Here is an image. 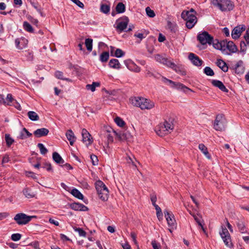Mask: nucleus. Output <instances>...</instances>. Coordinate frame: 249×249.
<instances>
[{
  "label": "nucleus",
  "instance_id": "obj_1",
  "mask_svg": "<svg viewBox=\"0 0 249 249\" xmlns=\"http://www.w3.org/2000/svg\"><path fill=\"white\" fill-rule=\"evenodd\" d=\"M130 100L132 105L139 107L142 110H149L153 108L155 106L154 102L142 97H134L130 98Z\"/></svg>",
  "mask_w": 249,
  "mask_h": 249
},
{
  "label": "nucleus",
  "instance_id": "obj_2",
  "mask_svg": "<svg viewBox=\"0 0 249 249\" xmlns=\"http://www.w3.org/2000/svg\"><path fill=\"white\" fill-rule=\"evenodd\" d=\"M196 12L193 8L189 11L184 10L181 14V18L186 21V26L187 28L191 29L197 22V18L196 17Z\"/></svg>",
  "mask_w": 249,
  "mask_h": 249
},
{
  "label": "nucleus",
  "instance_id": "obj_3",
  "mask_svg": "<svg viewBox=\"0 0 249 249\" xmlns=\"http://www.w3.org/2000/svg\"><path fill=\"white\" fill-rule=\"evenodd\" d=\"M95 185L99 198L103 201H107L109 192L105 184L101 180H98L95 182Z\"/></svg>",
  "mask_w": 249,
  "mask_h": 249
},
{
  "label": "nucleus",
  "instance_id": "obj_4",
  "mask_svg": "<svg viewBox=\"0 0 249 249\" xmlns=\"http://www.w3.org/2000/svg\"><path fill=\"white\" fill-rule=\"evenodd\" d=\"M212 4L222 11H230L233 5L230 0H212Z\"/></svg>",
  "mask_w": 249,
  "mask_h": 249
},
{
  "label": "nucleus",
  "instance_id": "obj_5",
  "mask_svg": "<svg viewBox=\"0 0 249 249\" xmlns=\"http://www.w3.org/2000/svg\"><path fill=\"white\" fill-rule=\"evenodd\" d=\"M227 120L222 114L216 116L213 124L214 128L217 131H223L227 125Z\"/></svg>",
  "mask_w": 249,
  "mask_h": 249
},
{
  "label": "nucleus",
  "instance_id": "obj_6",
  "mask_svg": "<svg viewBox=\"0 0 249 249\" xmlns=\"http://www.w3.org/2000/svg\"><path fill=\"white\" fill-rule=\"evenodd\" d=\"M36 217L35 216H28L23 213H19L17 214L14 219L18 225H25L30 222L33 218Z\"/></svg>",
  "mask_w": 249,
  "mask_h": 249
},
{
  "label": "nucleus",
  "instance_id": "obj_7",
  "mask_svg": "<svg viewBox=\"0 0 249 249\" xmlns=\"http://www.w3.org/2000/svg\"><path fill=\"white\" fill-rule=\"evenodd\" d=\"M197 38L202 45H205L207 43L211 45L213 40V37L206 31L199 34L197 36Z\"/></svg>",
  "mask_w": 249,
  "mask_h": 249
},
{
  "label": "nucleus",
  "instance_id": "obj_8",
  "mask_svg": "<svg viewBox=\"0 0 249 249\" xmlns=\"http://www.w3.org/2000/svg\"><path fill=\"white\" fill-rule=\"evenodd\" d=\"M221 238L225 245L228 247L232 246V243L231 239V236L228 230L225 227H222V231L219 232Z\"/></svg>",
  "mask_w": 249,
  "mask_h": 249
},
{
  "label": "nucleus",
  "instance_id": "obj_9",
  "mask_svg": "<svg viewBox=\"0 0 249 249\" xmlns=\"http://www.w3.org/2000/svg\"><path fill=\"white\" fill-rule=\"evenodd\" d=\"M164 213L168 226L173 229H176L177 223L174 215L167 210L165 211Z\"/></svg>",
  "mask_w": 249,
  "mask_h": 249
},
{
  "label": "nucleus",
  "instance_id": "obj_10",
  "mask_svg": "<svg viewBox=\"0 0 249 249\" xmlns=\"http://www.w3.org/2000/svg\"><path fill=\"white\" fill-rule=\"evenodd\" d=\"M231 69L234 71L237 74L241 75L244 72L245 67L243 65V62L242 60L238 61L234 66L230 67Z\"/></svg>",
  "mask_w": 249,
  "mask_h": 249
},
{
  "label": "nucleus",
  "instance_id": "obj_11",
  "mask_svg": "<svg viewBox=\"0 0 249 249\" xmlns=\"http://www.w3.org/2000/svg\"><path fill=\"white\" fill-rule=\"evenodd\" d=\"M124 63L126 67L131 71L139 72L141 71L140 68L130 59L124 60Z\"/></svg>",
  "mask_w": 249,
  "mask_h": 249
},
{
  "label": "nucleus",
  "instance_id": "obj_12",
  "mask_svg": "<svg viewBox=\"0 0 249 249\" xmlns=\"http://www.w3.org/2000/svg\"><path fill=\"white\" fill-rule=\"evenodd\" d=\"M82 135L83 138L82 141L87 145H90L93 142L92 138L86 129L84 128L82 129Z\"/></svg>",
  "mask_w": 249,
  "mask_h": 249
},
{
  "label": "nucleus",
  "instance_id": "obj_13",
  "mask_svg": "<svg viewBox=\"0 0 249 249\" xmlns=\"http://www.w3.org/2000/svg\"><path fill=\"white\" fill-rule=\"evenodd\" d=\"M28 40L24 37H20L15 40V44L17 49L19 50L25 48L28 44Z\"/></svg>",
  "mask_w": 249,
  "mask_h": 249
},
{
  "label": "nucleus",
  "instance_id": "obj_14",
  "mask_svg": "<svg viewBox=\"0 0 249 249\" xmlns=\"http://www.w3.org/2000/svg\"><path fill=\"white\" fill-rule=\"evenodd\" d=\"M128 21L129 19L126 17H125L123 19L119 20L116 27L117 29L119 30L120 32H122L126 28Z\"/></svg>",
  "mask_w": 249,
  "mask_h": 249
},
{
  "label": "nucleus",
  "instance_id": "obj_15",
  "mask_svg": "<svg viewBox=\"0 0 249 249\" xmlns=\"http://www.w3.org/2000/svg\"><path fill=\"white\" fill-rule=\"evenodd\" d=\"M188 58L196 66H200L203 63V61L198 56L193 53H190L189 54Z\"/></svg>",
  "mask_w": 249,
  "mask_h": 249
},
{
  "label": "nucleus",
  "instance_id": "obj_16",
  "mask_svg": "<svg viewBox=\"0 0 249 249\" xmlns=\"http://www.w3.org/2000/svg\"><path fill=\"white\" fill-rule=\"evenodd\" d=\"M155 131L157 134L161 137L170 133L168 129L165 128L162 123L156 126Z\"/></svg>",
  "mask_w": 249,
  "mask_h": 249
},
{
  "label": "nucleus",
  "instance_id": "obj_17",
  "mask_svg": "<svg viewBox=\"0 0 249 249\" xmlns=\"http://www.w3.org/2000/svg\"><path fill=\"white\" fill-rule=\"evenodd\" d=\"M113 132L115 134L118 139L121 141H129L131 138V135L128 131L117 133L115 131Z\"/></svg>",
  "mask_w": 249,
  "mask_h": 249
},
{
  "label": "nucleus",
  "instance_id": "obj_18",
  "mask_svg": "<svg viewBox=\"0 0 249 249\" xmlns=\"http://www.w3.org/2000/svg\"><path fill=\"white\" fill-rule=\"evenodd\" d=\"M245 30L244 27H235L231 32V36L233 39H237L241 36L242 32Z\"/></svg>",
  "mask_w": 249,
  "mask_h": 249
},
{
  "label": "nucleus",
  "instance_id": "obj_19",
  "mask_svg": "<svg viewBox=\"0 0 249 249\" xmlns=\"http://www.w3.org/2000/svg\"><path fill=\"white\" fill-rule=\"evenodd\" d=\"M171 69L181 75H185L186 74L184 67L182 65H177L174 63Z\"/></svg>",
  "mask_w": 249,
  "mask_h": 249
},
{
  "label": "nucleus",
  "instance_id": "obj_20",
  "mask_svg": "<svg viewBox=\"0 0 249 249\" xmlns=\"http://www.w3.org/2000/svg\"><path fill=\"white\" fill-rule=\"evenodd\" d=\"M49 131L45 128H41L36 129L34 132V135L37 138L45 136L48 135Z\"/></svg>",
  "mask_w": 249,
  "mask_h": 249
},
{
  "label": "nucleus",
  "instance_id": "obj_21",
  "mask_svg": "<svg viewBox=\"0 0 249 249\" xmlns=\"http://www.w3.org/2000/svg\"><path fill=\"white\" fill-rule=\"evenodd\" d=\"M71 206L75 211H87L88 210L87 207L79 203H73Z\"/></svg>",
  "mask_w": 249,
  "mask_h": 249
},
{
  "label": "nucleus",
  "instance_id": "obj_22",
  "mask_svg": "<svg viewBox=\"0 0 249 249\" xmlns=\"http://www.w3.org/2000/svg\"><path fill=\"white\" fill-rule=\"evenodd\" d=\"M211 83L213 86H214L215 87L218 88L222 91L226 92L228 91V90L227 89V88L225 87V86L224 85V84L221 81L217 80H213Z\"/></svg>",
  "mask_w": 249,
  "mask_h": 249
},
{
  "label": "nucleus",
  "instance_id": "obj_23",
  "mask_svg": "<svg viewBox=\"0 0 249 249\" xmlns=\"http://www.w3.org/2000/svg\"><path fill=\"white\" fill-rule=\"evenodd\" d=\"M66 136L70 142V144L72 145L76 139L71 129L68 130L66 133Z\"/></svg>",
  "mask_w": 249,
  "mask_h": 249
},
{
  "label": "nucleus",
  "instance_id": "obj_24",
  "mask_svg": "<svg viewBox=\"0 0 249 249\" xmlns=\"http://www.w3.org/2000/svg\"><path fill=\"white\" fill-rule=\"evenodd\" d=\"M226 48L231 53H234L237 51V48L236 45L232 41H225Z\"/></svg>",
  "mask_w": 249,
  "mask_h": 249
},
{
  "label": "nucleus",
  "instance_id": "obj_25",
  "mask_svg": "<svg viewBox=\"0 0 249 249\" xmlns=\"http://www.w3.org/2000/svg\"><path fill=\"white\" fill-rule=\"evenodd\" d=\"M108 65L110 68L115 69H120L121 68V64L119 60L117 59H112L110 60Z\"/></svg>",
  "mask_w": 249,
  "mask_h": 249
},
{
  "label": "nucleus",
  "instance_id": "obj_26",
  "mask_svg": "<svg viewBox=\"0 0 249 249\" xmlns=\"http://www.w3.org/2000/svg\"><path fill=\"white\" fill-rule=\"evenodd\" d=\"M216 64V65L224 72H227L228 71V67L227 64L223 60L218 59Z\"/></svg>",
  "mask_w": 249,
  "mask_h": 249
},
{
  "label": "nucleus",
  "instance_id": "obj_27",
  "mask_svg": "<svg viewBox=\"0 0 249 249\" xmlns=\"http://www.w3.org/2000/svg\"><path fill=\"white\" fill-rule=\"evenodd\" d=\"M198 148L204 154V155L206 157L207 159H211V155L208 151L207 148L205 146L204 144L203 143L199 144L198 145Z\"/></svg>",
  "mask_w": 249,
  "mask_h": 249
},
{
  "label": "nucleus",
  "instance_id": "obj_28",
  "mask_svg": "<svg viewBox=\"0 0 249 249\" xmlns=\"http://www.w3.org/2000/svg\"><path fill=\"white\" fill-rule=\"evenodd\" d=\"M53 160L58 164H62L64 163V161L62 158V157L58 153L56 152L53 153Z\"/></svg>",
  "mask_w": 249,
  "mask_h": 249
},
{
  "label": "nucleus",
  "instance_id": "obj_29",
  "mask_svg": "<svg viewBox=\"0 0 249 249\" xmlns=\"http://www.w3.org/2000/svg\"><path fill=\"white\" fill-rule=\"evenodd\" d=\"M71 193L72 196L79 199L82 200L84 198L83 195L77 189L74 188L72 189Z\"/></svg>",
  "mask_w": 249,
  "mask_h": 249
},
{
  "label": "nucleus",
  "instance_id": "obj_30",
  "mask_svg": "<svg viewBox=\"0 0 249 249\" xmlns=\"http://www.w3.org/2000/svg\"><path fill=\"white\" fill-rule=\"evenodd\" d=\"M28 116L29 118V119L33 121H38L39 119L38 115L35 111H29L28 112Z\"/></svg>",
  "mask_w": 249,
  "mask_h": 249
},
{
  "label": "nucleus",
  "instance_id": "obj_31",
  "mask_svg": "<svg viewBox=\"0 0 249 249\" xmlns=\"http://www.w3.org/2000/svg\"><path fill=\"white\" fill-rule=\"evenodd\" d=\"M213 47L216 49L221 50H225V47L226 45V43L225 41H221L220 42H217V43H215L213 42Z\"/></svg>",
  "mask_w": 249,
  "mask_h": 249
},
{
  "label": "nucleus",
  "instance_id": "obj_32",
  "mask_svg": "<svg viewBox=\"0 0 249 249\" xmlns=\"http://www.w3.org/2000/svg\"><path fill=\"white\" fill-rule=\"evenodd\" d=\"M5 140L7 147H9L11 145L15 142L14 140L11 137L9 134H6L5 135Z\"/></svg>",
  "mask_w": 249,
  "mask_h": 249
},
{
  "label": "nucleus",
  "instance_id": "obj_33",
  "mask_svg": "<svg viewBox=\"0 0 249 249\" xmlns=\"http://www.w3.org/2000/svg\"><path fill=\"white\" fill-rule=\"evenodd\" d=\"M172 88H175L178 89H181L184 91L185 89H190L189 88L185 86L184 85L179 82H174V84L173 85Z\"/></svg>",
  "mask_w": 249,
  "mask_h": 249
},
{
  "label": "nucleus",
  "instance_id": "obj_34",
  "mask_svg": "<svg viewBox=\"0 0 249 249\" xmlns=\"http://www.w3.org/2000/svg\"><path fill=\"white\" fill-rule=\"evenodd\" d=\"M3 103L5 105L11 106L12 103L14 101L12 95L11 94H8L6 97V101L3 99Z\"/></svg>",
  "mask_w": 249,
  "mask_h": 249
},
{
  "label": "nucleus",
  "instance_id": "obj_35",
  "mask_svg": "<svg viewBox=\"0 0 249 249\" xmlns=\"http://www.w3.org/2000/svg\"><path fill=\"white\" fill-rule=\"evenodd\" d=\"M109 53L107 52H104L100 56V60L102 62H106L109 58Z\"/></svg>",
  "mask_w": 249,
  "mask_h": 249
},
{
  "label": "nucleus",
  "instance_id": "obj_36",
  "mask_svg": "<svg viewBox=\"0 0 249 249\" xmlns=\"http://www.w3.org/2000/svg\"><path fill=\"white\" fill-rule=\"evenodd\" d=\"M125 10V5L122 2H119L116 7V10L118 13H124Z\"/></svg>",
  "mask_w": 249,
  "mask_h": 249
},
{
  "label": "nucleus",
  "instance_id": "obj_37",
  "mask_svg": "<svg viewBox=\"0 0 249 249\" xmlns=\"http://www.w3.org/2000/svg\"><path fill=\"white\" fill-rule=\"evenodd\" d=\"M85 45L89 51H91L92 49V39L90 38L86 39Z\"/></svg>",
  "mask_w": 249,
  "mask_h": 249
},
{
  "label": "nucleus",
  "instance_id": "obj_38",
  "mask_svg": "<svg viewBox=\"0 0 249 249\" xmlns=\"http://www.w3.org/2000/svg\"><path fill=\"white\" fill-rule=\"evenodd\" d=\"M100 83L98 82H93L92 84H88L86 86V88L88 90H90L91 91H94L96 87H99Z\"/></svg>",
  "mask_w": 249,
  "mask_h": 249
},
{
  "label": "nucleus",
  "instance_id": "obj_39",
  "mask_svg": "<svg viewBox=\"0 0 249 249\" xmlns=\"http://www.w3.org/2000/svg\"><path fill=\"white\" fill-rule=\"evenodd\" d=\"M23 193L25 196L28 198L33 197L35 196L34 193L28 189H24Z\"/></svg>",
  "mask_w": 249,
  "mask_h": 249
},
{
  "label": "nucleus",
  "instance_id": "obj_40",
  "mask_svg": "<svg viewBox=\"0 0 249 249\" xmlns=\"http://www.w3.org/2000/svg\"><path fill=\"white\" fill-rule=\"evenodd\" d=\"M237 225L239 230L241 232L245 233L246 231V229L245 224L242 221H239L237 223Z\"/></svg>",
  "mask_w": 249,
  "mask_h": 249
},
{
  "label": "nucleus",
  "instance_id": "obj_41",
  "mask_svg": "<svg viewBox=\"0 0 249 249\" xmlns=\"http://www.w3.org/2000/svg\"><path fill=\"white\" fill-rule=\"evenodd\" d=\"M24 29L30 33L33 32V28L32 26L27 21H24L23 24Z\"/></svg>",
  "mask_w": 249,
  "mask_h": 249
},
{
  "label": "nucleus",
  "instance_id": "obj_42",
  "mask_svg": "<svg viewBox=\"0 0 249 249\" xmlns=\"http://www.w3.org/2000/svg\"><path fill=\"white\" fill-rule=\"evenodd\" d=\"M55 76L58 79L64 80H66V81H69V82L71 81V80L69 78H65L63 76V73L61 71H56L55 73Z\"/></svg>",
  "mask_w": 249,
  "mask_h": 249
},
{
  "label": "nucleus",
  "instance_id": "obj_43",
  "mask_svg": "<svg viewBox=\"0 0 249 249\" xmlns=\"http://www.w3.org/2000/svg\"><path fill=\"white\" fill-rule=\"evenodd\" d=\"M100 10L102 12L107 14L110 11V6L107 4H103L101 5Z\"/></svg>",
  "mask_w": 249,
  "mask_h": 249
},
{
  "label": "nucleus",
  "instance_id": "obj_44",
  "mask_svg": "<svg viewBox=\"0 0 249 249\" xmlns=\"http://www.w3.org/2000/svg\"><path fill=\"white\" fill-rule=\"evenodd\" d=\"M204 72L208 76H213L214 74L213 70L209 67H206L204 69Z\"/></svg>",
  "mask_w": 249,
  "mask_h": 249
},
{
  "label": "nucleus",
  "instance_id": "obj_45",
  "mask_svg": "<svg viewBox=\"0 0 249 249\" xmlns=\"http://www.w3.org/2000/svg\"><path fill=\"white\" fill-rule=\"evenodd\" d=\"M162 124L165 126V128L168 129L170 132L174 128L173 124L171 122L164 121Z\"/></svg>",
  "mask_w": 249,
  "mask_h": 249
},
{
  "label": "nucleus",
  "instance_id": "obj_46",
  "mask_svg": "<svg viewBox=\"0 0 249 249\" xmlns=\"http://www.w3.org/2000/svg\"><path fill=\"white\" fill-rule=\"evenodd\" d=\"M116 124L120 127H123L125 124V122L119 117H117L114 119Z\"/></svg>",
  "mask_w": 249,
  "mask_h": 249
},
{
  "label": "nucleus",
  "instance_id": "obj_47",
  "mask_svg": "<svg viewBox=\"0 0 249 249\" xmlns=\"http://www.w3.org/2000/svg\"><path fill=\"white\" fill-rule=\"evenodd\" d=\"M37 147L39 148L41 154L45 155L47 153L48 150L45 147L42 143H38Z\"/></svg>",
  "mask_w": 249,
  "mask_h": 249
},
{
  "label": "nucleus",
  "instance_id": "obj_48",
  "mask_svg": "<svg viewBox=\"0 0 249 249\" xmlns=\"http://www.w3.org/2000/svg\"><path fill=\"white\" fill-rule=\"evenodd\" d=\"M125 53L120 49H117L115 51L114 56L116 57L119 58L123 56Z\"/></svg>",
  "mask_w": 249,
  "mask_h": 249
},
{
  "label": "nucleus",
  "instance_id": "obj_49",
  "mask_svg": "<svg viewBox=\"0 0 249 249\" xmlns=\"http://www.w3.org/2000/svg\"><path fill=\"white\" fill-rule=\"evenodd\" d=\"M145 11L147 15L150 18H153L155 16V14L153 10H151L149 7L145 8Z\"/></svg>",
  "mask_w": 249,
  "mask_h": 249
},
{
  "label": "nucleus",
  "instance_id": "obj_50",
  "mask_svg": "<svg viewBox=\"0 0 249 249\" xmlns=\"http://www.w3.org/2000/svg\"><path fill=\"white\" fill-rule=\"evenodd\" d=\"M161 63L171 68L174 64L173 62H171L167 58L165 57L164 58L163 60H162Z\"/></svg>",
  "mask_w": 249,
  "mask_h": 249
},
{
  "label": "nucleus",
  "instance_id": "obj_51",
  "mask_svg": "<svg viewBox=\"0 0 249 249\" xmlns=\"http://www.w3.org/2000/svg\"><path fill=\"white\" fill-rule=\"evenodd\" d=\"M74 230L75 231H77L78 232L79 236H82V237H85L86 235V232L82 229L79 228H73Z\"/></svg>",
  "mask_w": 249,
  "mask_h": 249
},
{
  "label": "nucleus",
  "instance_id": "obj_52",
  "mask_svg": "<svg viewBox=\"0 0 249 249\" xmlns=\"http://www.w3.org/2000/svg\"><path fill=\"white\" fill-rule=\"evenodd\" d=\"M21 235L19 233H14L11 235V239L14 241H18L20 239Z\"/></svg>",
  "mask_w": 249,
  "mask_h": 249
},
{
  "label": "nucleus",
  "instance_id": "obj_53",
  "mask_svg": "<svg viewBox=\"0 0 249 249\" xmlns=\"http://www.w3.org/2000/svg\"><path fill=\"white\" fill-rule=\"evenodd\" d=\"M195 221L197 222V223L200 226H202V222L203 221L202 217L200 216H199L198 215H196L195 214L193 215Z\"/></svg>",
  "mask_w": 249,
  "mask_h": 249
},
{
  "label": "nucleus",
  "instance_id": "obj_54",
  "mask_svg": "<svg viewBox=\"0 0 249 249\" xmlns=\"http://www.w3.org/2000/svg\"><path fill=\"white\" fill-rule=\"evenodd\" d=\"M168 27L170 30L174 33H175L177 30V26L172 23L171 22H168Z\"/></svg>",
  "mask_w": 249,
  "mask_h": 249
},
{
  "label": "nucleus",
  "instance_id": "obj_55",
  "mask_svg": "<svg viewBox=\"0 0 249 249\" xmlns=\"http://www.w3.org/2000/svg\"><path fill=\"white\" fill-rule=\"evenodd\" d=\"M90 159L92 161L93 165H96L98 164V160L96 156H95V155H91L90 156Z\"/></svg>",
  "mask_w": 249,
  "mask_h": 249
},
{
  "label": "nucleus",
  "instance_id": "obj_56",
  "mask_svg": "<svg viewBox=\"0 0 249 249\" xmlns=\"http://www.w3.org/2000/svg\"><path fill=\"white\" fill-rule=\"evenodd\" d=\"M162 81L163 82H164L165 83L168 84L171 88L173 87V85L174 84V82H174L171 80H169L165 77H162Z\"/></svg>",
  "mask_w": 249,
  "mask_h": 249
},
{
  "label": "nucleus",
  "instance_id": "obj_57",
  "mask_svg": "<svg viewBox=\"0 0 249 249\" xmlns=\"http://www.w3.org/2000/svg\"><path fill=\"white\" fill-rule=\"evenodd\" d=\"M110 132V130H107V133L105 134L107 137L108 142H112L113 141V137L109 133Z\"/></svg>",
  "mask_w": 249,
  "mask_h": 249
},
{
  "label": "nucleus",
  "instance_id": "obj_58",
  "mask_svg": "<svg viewBox=\"0 0 249 249\" xmlns=\"http://www.w3.org/2000/svg\"><path fill=\"white\" fill-rule=\"evenodd\" d=\"M71 0L75 4H76L80 8H84V4L82 2H81L79 0Z\"/></svg>",
  "mask_w": 249,
  "mask_h": 249
},
{
  "label": "nucleus",
  "instance_id": "obj_59",
  "mask_svg": "<svg viewBox=\"0 0 249 249\" xmlns=\"http://www.w3.org/2000/svg\"><path fill=\"white\" fill-rule=\"evenodd\" d=\"M247 44L245 41H241L240 43V50L242 52H245L247 50Z\"/></svg>",
  "mask_w": 249,
  "mask_h": 249
},
{
  "label": "nucleus",
  "instance_id": "obj_60",
  "mask_svg": "<svg viewBox=\"0 0 249 249\" xmlns=\"http://www.w3.org/2000/svg\"><path fill=\"white\" fill-rule=\"evenodd\" d=\"M18 138L21 140H23L27 138V136H26L25 132L23 131V128L20 132L19 136L18 137Z\"/></svg>",
  "mask_w": 249,
  "mask_h": 249
},
{
  "label": "nucleus",
  "instance_id": "obj_61",
  "mask_svg": "<svg viewBox=\"0 0 249 249\" xmlns=\"http://www.w3.org/2000/svg\"><path fill=\"white\" fill-rule=\"evenodd\" d=\"M9 161H10V158L9 157V155L6 154L3 157L2 160V164L6 163L8 162Z\"/></svg>",
  "mask_w": 249,
  "mask_h": 249
},
{
  "label": "nucleus",
  "instance_id": "obj_62",
  "mask_svg": "<svg viewBox=\"0 0 249 249\" xmlns=\"http://www.w3.org/2000/svg\"><path fill=\"white\" fill-rule=\"evenodd\" d=\"M164 57L160 54H157L155 56V60L160 63H161Z\"/></svg>",
  "mask_w": 249,
  "mask_h": 249
},
{
  "label": "nucleus",
  "instance_id": "obj_63",
  "mask_svg": "<svg viewBox=\"0 0 249 249\" xmlns=\"http://www.w3.org/2000/svg\"><path fill=\"white\" fill-rule=\"evenodd\" d=\"M134 36L139 38L140 39V41H141L143 38L145 37V36H144V34L143 33H136L134 35Z\"/></svg>",
  "mask_w": 249,
  "mask_h": 249
},
{
  "label": "nucleus",
  "instance_id": "obj_64",
  "mask_svg": "<svg viewBox=\"0 0 249 249\" xmlns=\"http://www.w3.org/2000/svg\"><path fill=\"white\" fill-rule=\"evenodd\" d=\"M12 105L18 110H21V107L20 105V104L17 102L16 101L14 102V103L12 104Z\"/></svg>",
  "mask_w": 249,
  "mask_h": 249
}]
</instances>
